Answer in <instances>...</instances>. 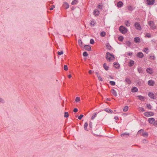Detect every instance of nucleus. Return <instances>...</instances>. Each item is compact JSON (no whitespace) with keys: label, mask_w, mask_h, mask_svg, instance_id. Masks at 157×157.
Returning a JSON list of instances; mask_svg holds the SVG:
<instances>
[{"label":"nucleus","mask_w":157,"mask_h":157,"mask_svg":"<svg viewBox=\"0 0 157 157\" xmlns=\"http://www.w3.org/2000/svg\"><path fill=\"white\" fill-rule=\"evenodd\" d=\"M134 26L136 28L137 30H140L141 29L140 25L139 22H136L134 24Z\"/></svg>","instance_id":"6"},{"label":"nucleus","mask_w":157,"mask_h":157,"mask_svg":"<svg viewBox=\"0 0 157 157\" xmlns=\"http://www.w3.org/2000/svg\"><path fill=\"white\" fill-rule=\"evenodd\" d=\"M138 91L137 88L136 87H132L131 89V91L132 92H136Z\"/></svg>","instance_id":"18"},{"label":"nucleus","mask_w":157,"mask_h":157,"mask_svg":"<svg viewBox=\"0 0 157 157\" xmlns=\"http://www.w3.org/2000/svg\"><path fill=\"white\" fill-rule=\"evenodd\" d=\"M118 117L117 116H115L114 117V118L115 120H117L118 119Z\"/></svg>","instance_id":"62"},{"label":"nucleus","mask_w":157,"mask_h":157,"mask_svg":"<svg viewBox=\"0 0 157 157\" xmlns=\"http://www.w3.org/2000/svg\"><path fill=\"white\" fill-rule=\"evenodd\" d=\"M111 92L112 94L115 96L117 95V93L116 91L114 89H112L111 90Z\"/></svg>","instance_id":"22"},{"label":"nucleus","mask_w":157,"mask_h":157,"mask_svg":"<svg viewBox=\"0 0 157 157\" xmlns=\"http://www.w3.org/2000/svg\"><path fill=\"white\" fill-rule=\"evenodd\" d=\"M138 71V72L139 73H143V69L141 67L138 68L137 69Z\"/></svg>","instance_id":"29"},{"label":"nucleus","mask_w":157,"mask_h":157,"mask_svg":"<svg viewBox=\"0 0 157 157\" xmlns=\"http://www.w3.org/2000/svg\"><path fill=\"white\" fill-rule=\"evenodd\" d=\"M150 58L151 60H153L155 59V57L154 55L153 56H150Z\"/></svg>","instance_id":"52"},{"label":"nucleus","mask_w":157,"mask_h":157,"mask_svg":"<svg viewBox=\"0 0 157 157\" xmlns=\"http://www.w3.org/2000/svg\"><path fill=\"white\" fill-rule=\"evenodd\" d=\"M119 30L121 33L124 34L126 33L128 31L127 29L126 28L122 26H121L119 27Z\"/></svg>","instance_id":"3"},{"label":"nucleus","mask_w":157,"mask_h":157,"mask_svg":"<svg viewBox=\"0 0 157 157\" xmlns=\"http://www.w3.org/2000/svg\"><path fill=\"white\" fill-rule=\"evenodd\" d=\"M126 44L128 47H130L131 45V42L129 41H127L126 42Z\"/></svg>","instance_id":"33"},{"label":"nucleus","mask_w":157,"mask_h":157,"mask_svg":"<svg viewBox=\"0 0 157 157\" xmlns=\"http://www.w3.org/2000/svg\"><path fill=\"white\" fill-rule=\"evenodd\" d=\"M106 47L108 49L110 50L111 49V47L109 43H107L106 44Z\"/></svg>","instance_id":"35"},{"label":"nucleus","mask_w":157,"mask_h":157,"mask_svg":"<svg viewBox=\"0 0 157 157\" xmlns=\"http://www.w3.org/2000/svg\"><path fill=\"white\" fill-rule=\"evenodd\" d=\"M88 55V53L86 52H84L83 53V56H87Z\"/></svg>","instance_id":"45"},{"label":"nucleus","mask_w":157,"mask_h":157,"mask_svg":"<svg viewBox=\"0 0 157 157\" xmlns=\"http://www.w3.org/2000/svg\"><path fill=\"white\" fill-rule=\"evenodd\" d=\"M63 52L62 51H61V52H57L59 56L62 55L63 54Z\"/></svg>","instance_id":"49"},{"label":"nucleus","mask_w":157,"mask_h":157,"mask_svg":"<svg viewBox=\"0 0 157 157\" xmlns=\"http://www.w3.org/2000/svg\"><path fill=\"white\" fill-rule=\"evenodd\" d=\"M95 25V22L94 21H91V22L90 23V25H91V26H94Z\"/></svg>","instance_id":"41"},{"label":"nucleus","mask_w":157,"mask_h":157,"mask_svg":"<svg viewBox=\"0 0 157 157\" xmlns=\"http://www.w3.org/2000/svg\"><path fill=\"white\" fill-rule=\"evenodd\" d=\"M139 111L142 112H143L145 111V110H144V108L143 107H140L139 108Z\"/></svg>","instance_id":"38"},{"label":"nucleus","mask_w":157,"mask_h":157,"mask_svg":"<svg viewBox=\"0 0 157 157\" xmlns=\"http://www.w3.org/2000/svg\"><path fill=\"white\" fill-rule=\"evenodd\" d=\"M80 100V98L79 97H76L75 99V101L76 102H78Z\"/></svg>","instance_id":"40"},{"label":"nucleus","mask_w":157,"mask_h":157,"mask_svg":"<svg viewBox=\"0 0 157 157\" xmlns=\"http://www.w3.org/2000/svg\"><path fill=\"white\" fill-rule=\"evenodd\" d=\"M113 65L114 67L117 69L119 68L120 67L119 64L116 62H115L113 63Z\"/></svg>","instance_id":"15"},{"label":"nucleus","mask_w":157,"mask_h":157,"mask_svg":"<svg viewBox=\"0 0 157 157\" xmlns=\"http://www.w3.org/2000/svg\"><path fill=\"white\" fill-rule=\"evenodd\" d=\"M64 117H69V114L68 112H65L64 113Z\"/></svg>","instance_id":"42"},{"label":"nucleus","mask_w":157,"mask_h":157,"mask_svg":"<svg viewBox=\"0 0 157 157\" xmlns=\"http://www.w3.org/2000/svg\"><path fill=\"white\" fill-rule=\"evenodd\" d=\"M101 36L102 37H104L106 35V33L104 31L101 32L100 34Z\"/></svg>","instance_id":"28"},{"label":"nucleus","mask_w":157,"mask_h":157,"mask_svg":"<svg viewBox=\"0 0 157 157\" xmlns=\"http://www.w3.org/2000/svg\"><path fill=\"white\" fill-rule=\"evenodd\" d=\"M125 24L127 26H130V23L129 21H127Z\"/></svg>","instance_id":"47"},{"label":"nucleus","mask_w":157,"mask_h":157,"mask_svg":"<svg viewBox=\"0 0 157 157\" xmlns=\"http://www.w3.org/2000/svg\"><path fill=\"white\" fill-rule=\"evenodd\" d=\"M148 50V49L147 48H145V49H144V52H146V51H147V50Z\"/></svg>","instance_id":"63"},{"label":"nucleus","mask_w":157,"mask_h":157,"mask_svg":"<svg viewBox=\"0 0 157 157\" xmlns=\"http://www.w3.org/2000/svg\"><path fill=\"white\" fill-rule=\"evenodd\" d=\"M125 81L128 84H129L131 83V81L128 78H126Z\"/></svg>","instance_id":"27"},{"label":"nucleus","mask_w":157,"mask_h":157,"mask_svg":"<svg viewBox=\"0 0 157 157\" xmlns=\"http://www.w3.org/2000/svg\"><path fill=\"white\" fill-rule=\"evenodd\" d=\"M146 36L149 38L151 37V35L149 33H147L146 35Z\"/></svg>","instance_id":"48"},{"label":"nucleus","mask_w":157,"mask_h":157,"mask_svg":"<svg viewBox=\"0 0 157 157\" xmlns=\"http://www.w3.org/2000/svg\"><path fill=\"white\" fill-rule=\"evenodd\" d=\"M128 106H126L124 107V108L123 109V111L124 112H126L127 111H128Z\"/></svg>","instance_id":"36"},{"label":"nucleus","mask_w":157,"mask_h":157,"mask_svg":"<svg viewBox=\"0 0 157 157\" xmlns=\"http://www.w3.org/2000/svg\"><path fill=\"white\" fill-rule=\"evenodd\" d=\"M78 111V109L76 108H75L73 110V111L75 113H76V112H77Z\"/></svg>","instance_id":"57"},{"label":"nucleus","mask_w":157,"mask_h":157,"mask_svg":"<svg viewBox=\"0 0 157 157\" xmlns=\"http://www.w3.org/2000/svg\"><path fill=\"white\" fill-rule=\"evenodd\" d=\"M128 10L130 11H132L133 10V8L132 6H128Z\"/></svg>","instance_id":"31"},{"label":"nucleus","mask_w":157,"mask_h":157,"mask_svg":"<svg viewBox=\"0 0 157 157\" xmlns=\"http://www.w3.org/2000/svg\"><path fill=\"white\" fill-rule=\"evenodd\" d=\"M127 55L129 56H132V52H129L127 53Z\"/></svg>","instance_id":"54"},{"label":"nucleus","mask_w":157,"mask_h":157,"mask_svg":"<svg viewBox=\"0 0 157 157\" xmlns=\"http://www.w3.org/2000/svg\"><path fill=\"white\" fill-rule=\"evenodd\" d=\"M110 84L112 86H114L115 85V82L113 81H110L109 82Z\"/></svg>","instance_id":"37"},{"label":"nucleus","mask_w":157,"mask_h":157,"mask_svg":"<svg viewBox=\"0 0 157 157\" xmlns=\"http://www.w3.org/2000/svg\"><path fill=\"white\" fill-rule=\"evenodd\" d=\"M153 125L157 127V120L155 121L153 123Z\"/></svg>","instance_id":"50"},{"label":"nucleus","mask_w":157,"mask_h":157,"mask_svg":"<svg viewBox=\"0 0 157 157\" xmlns=\"http://www.w3.org/2000/svg\"><path fill=\"white\" fill-rule=\"evenodd\" d=\"M97 77H98V80L99 81H103L102 78L101 76H100L99 75H97Z\"/></svg>","instance_id":"43"},{"label":"nucleus","mask_w":157,"mask_h":157,"mask_svg":"<svg viewBox=\"0 0 157 157\" xmlns=\"http://www.w3.org/2000/svg\"><path fill=\"white\" fill-rule=\"evenodd\" d=\"M78 1L77 0H74L71 2L72 5H75L77 3Z\"/></svg>","instance_id":"30"},{"label":"nucleus","mask_w":157,"mask_h":157,"mask_svg":"<svg viewBox=\"0 0 157 157\" xmlns=\"http://www.w3.org/2000/svg\"><path fill=\"white\" fill-rule=\"evenodd\" d=\"M148 96L152 99H155L156 98V97L155 94L152 92H149L148 94Z\"/></svg>","instance_id":"7"},{"label":"nucleus","mask_w":157,"mask_h":157,"mask_svg":"<svg viewBox=\"0 0 157 157\" xmlns=\"http://www.w3.org/2000/svg\"><path fill=\"white\" fill-rule=\"evenodd\" d=\"M68 78H70L72 76H71V75H68Z\"/></svg>","instance_id":"64"},{"label":"nucleus","mask_w":157,"mask_h":157,"mask_svg":"<svg viewBox=\"0 0 157 157\" xmlns=\"http://www.w3.org/2000/svg\"><path fill=\"white\" fill-rule=\"evenodd\" d=\"M83 117V115L82 114H81L78 117V118L79 120H81L82 117Z\"/></svg>","instance_id":"51"},{"label":"nucleus","mask_w":157,"mask_h":157,"mask_svg":"<svg viewBox=\"0 0 157 157\" xmlns=\"http://www.w3.org/2000/svg\"><path fill=\"white\" fill-rule=\"evenodd\" d=\"M90 43L91 44H94V40L92 39H91L90 40Z\"/></svg>","instance_id":"44"},{"label":"nucleus","mask_w":157,"mask_h":157,"mask_svg":"<svg viewBox=\"0 0 157 157\" xmlns=\"http://www.w3.org/2000/svg\"><path fill=\"white\" fill-rule=\"evenodd\" d=\"M106 58L109 61H111L114 59V56L109 52H107L106 54Z\"/></svg>","instance_id":"1"},{"label":"nucleus","mask_w":157,"mask_h":157,"mask_svg":"<svg viewBox=\"0 0 157 157\" xmlns=\"http://www.w3.org/2000/svg\"><path fill=\"white\" fill-rule=\"evenodd\" d=\"M103 67L107 71L109 70V67L108 66H107L106 64L105 63H104L103 65Z\"/></svg>","instance_id":"23"},{"label":"nucleus","mask_w":157,"mask_h":157,"mask_svg":"<svg viewBox=\"0 0 157 157\" xmlns=\"http://www.w3.org/2000/svg\"><path fill=\"white\" fill-rule=\"evenodd\" d=\"M0 102L2 103H3L4 102V100L2 99V98L0 97Z\"/></svg>","instance_id":"56"},{"label":"nucleus","mask_w":157,"mask_h":157,"mask_svg":"<svg viewBox=\"0 0 157 157\" xmlns=\"http://www.w3.org/2000/svg\"><path fill=\"white\" fill-rule=\"evenodd\" d=\"M104 110L106 112H107L109 113H112L113 112L111 109L108 108H106Z\"/></svg>","instance_id":"26"},{"label":"nucleus","mask_w":157,"mask_h":157,"mask_svg":"<svg viewBox=\"0 0 157 157\" xmlns=\"http://www.w3.org/2000/svg\"><path fill=\"white\" fill-rule=\"evenodd\" d=\"M96 116H97L96 113H93V115L91 118V119L92 120H93L95 118V117H96Z\"/></svg>","instance_id":"34"},{"label":"nucleus","mask_w":157,"mask_h":157,"mask_svg":"<svg viewBox=\"0 0 157 157\" xmlns=\"http://www.w3.org/2000/svg\"><path fill=\"white\" fill-rule=\"evenodd\" d=\"M146 71L150 74H152L153 73L152 69L151 68H148L146 69Z\"/></svg>","instance_id":"17"},{"label":"nucleus","mask_w":157,"mask_h":157,"mask_svg":"<svg viewBox=\"0 0 157 157\" xmlns=\"http://www.w3.org/2000/svg\"><path fill=\"white\" fill-rule=\"evenodd\" d=\"M0 102L2 103H3L4 102V100L2 99V98L0 97Z\"/></svg>","instance_id":"55"},{"label":"nucleus","mask_w":157,"mask_h":157,"mask_svg":"<svg viewBox=\"0 0 157 157\" xmlns=\"http://www.w3.org/2000/svg\"><path fill=\"white\" fill-rule=\"evenodd\" d=\"M118 39L121 41H122L124 39V38L122 36H120L118 38Z\"/></svg>","instance_id":"39"},{"label":"nucleus","mask_w":157,"mask_h":157,"mask_svg":"<svg viewBox=\"0 0 157 157\" xmlns=\"http://www.w3.org/2000/svg\"><path fill=\"white\" fill-rule=\"evenodd\" d=\"M136 56L139 58H142L144 57V55L142 52H140L137 54Z\"/></svg>","instance_id":"10"},{"label":"nucleus","mask_w":157,"mask_h":157,"mask_svg":"<svg viewBox=\"0 0 157 157\" xmlns=\"http://www.w3.org/2000/svg\"><path fill=\"white\" fill-rule=\"evenodd\" d=\"M98 8L99 9H102V7L100 5H99L98 6Z\"/></svg>","instance_id":"60"},{"label":"nucleus","mask_w":157,"mask_h":157,"mask_svg":"<svg viewBox=\"0 0 157 157\" xmlns=\"http://www.w3.org/2000/svg\"><path fill=\"white\" fill-rule=\"evenodd\" d=\"M129 135H130V134L129 133L126 132H125V133L122 134L121 135V137H128L129 136Z\"/></svg>","instance_id":"16"},{"label":"nucleus","mask_w":157,"mask_h":157,"mask_svg":"<svg viewBox=\"0 0 157 157\" xmlns=\"http://www.w3.org/2000/svg\"><path fill=\"white\" fill-rule=\"evenodd\" d=\"M63 7L66 9H67L69 8V5L68 3L65 2H63Z\"/></svg>","instance_id":"11"},{"label":"nucleus","mask_w":157,"mask_h":157,"mask_svg":"<svg viewBox=\"0 0 157 157\" xmlns=\"http://www.w3.org/2000/svg\"><path fill=\"white\" fill-rule=\"evenodd\" d=\"M92 72H93V71L91 70H90L89 71V74H91L92 73Z\"/></svg>","instance_id":"61"},{"label":"nucleus","mask_w":157,"mask_h":157,"mask_svg":"<svg viewBox=\"0 0 157 157\" xmlns=\"http://www.w3.org/2000/svg\"><path fill=\"white\" fill-rule=\"evenodd\" d=\"M148 24L152 29H154L156 28V26H155V24L153 21H149L148 22Z\"/></svg>","instance_id":"5"},{"label":"nucleus","mask_w":157,"mask_h":157,"mask_svg":"<svg viewBox=\"0 0 157 157\" xmlns=\"http://www.w3.org/2000/svg\"><path fill=\"white\" fill-rule=\"evenodd\" d=\"M139 99L141 101H144V97L141 95H139L137 96Z\"/></svg>","instance_id":"25"},{"label":"nucleus","mask_w":157,"mask_h":157,"mask_svg":"<svg viewBox=\"0 0 157 157\" xmlns=\"http://www.w3.org/2000/svg\"><path fill=\"white\" fill-rule=\"evenodd\" d=\"M155 119L153 118H150L148 119V121L151 124H153Z\"/></svg>","instance_id":"13"},{"label":"nucleus","mask_w":157,"mask_h":157,"mask_svg":"<svg viewBox=\"0 0 157 157\" xmlns=\"http://www.w3.org/2000/svg\"><path fill=\"white\" fill-rule=\"evenodd\" d=\"M134 41L136 43H139L140 42V39L138 37H135L134 38Z\"/></svg>","instance_id":"19"},{"label":"nucleus","mask_w":157,"mask_h":157,"mask_svg":"<svg viewBox=\"0 0 157 157\" xmlns=\"http://www.w3.org/2000/svg\"><path fill=\"white\" fill-rule=\"evenodd\" d=\"M92 123L91 122H90L89 123V127L90 128H92Z\"/></svg>","instance_id":"58"},{"label":"nucleus","mask_w":157,"mask_h":157,"mask_svg":"<svg viewBox=\"0 0 157 157\" xmlns=\"http://www.w3.org/2000/svg\"><path fill=\"white\" fill-rule=\"evenodd\" d=\"M64 69L65 71H67L68 70L67 66V65H65L64 66Z\"/></svg>","instance_id":"53"},{"label":"nucleus","mask_w":157,"mask_h":157,"mask_svg":"<svg viewBox=\"0 0 157 157\" xmlns=\"http://www.w3.org/2000/svg\"><path fill=\"white\" fill-rule=\"evenodd\" d=\"M93 13L95 15H98L99 13V12L98 10L96 9L94 11Z\"/></svg>","instance_id":"21"},{"label":"nucleus","mask_w":157,"mask_h":157,"mask_svg":"<svg viewBox=\"0 0 157 157\" xmlns=\"http://www.w3.org/2000/svg\"><path fill=\"white\" fill-rule=\"evenodd\" d=\"M134 64V62L133 60H130V61L129 62V66L130 67H132L133 64Z\"/></svg>","instance_id":"20"},{"label":"nucleus","mask_w":157,"mask_h":157,"mask_svg":"<svg viewBox=\"0 0 157 157\" xmlns=\"http://www.w3.org/2000/svg\"><path fill=\"white\" fill-rule=\"evenodd\" d=\"M123 5V3L121 1L118 2L117 4V6L119 8L122 7Z\"/></svg>","instance_id":"14"},{"label":"nucleus","mask_w":157,"mask_h":157,"mask_svg":"<svg viewBox=\"0 0 157 157\" xmlns=\"http://www.w3.org/2000/svg\"><path fill=\"white\" fill-rule=\"evenodd\" d=\"M141 132H143V133L141 134V136H143L144 137H148V134L147 132H144V129H141L139 130L138 131L137 134H141Z\"/></svg>","instance_id":"2"},{"label":"nucleus","mask_w":157,"mask_h":157,"mask_svg":"<svg viewBox=\"0 0 157 157\" xmlns=\"http://www.w3.org/2000/svg\"><path fill=\"white\" fill-rule=\"evenodd\" d=\"M146 1L148 5H153L154 4L155 0H147Z\"/></svg>","instance_id":"8"},{"label":"nucleus","mask_w":157,"mask_h":157,"mask_svg":"<svg viewBox=\"0 0 157 157\" xmlns=\"http://www.w3.org/2000/svg\"><path fill=\"white\" fill-rule=\"evenodd\" d=\"M88 126V124L87 122H86L85 123L84 125V129L86 130V131H88V130L87 129V127Z\"/></svg>","instance_id":"24"},{"label":"nucleus","mask_w":157,"mask_h":157,"mask_svg":"<svg viewBox=\"0 0 157 157\" xmlns=\"http://www.w3.org/2000/svg\"><path fill=\"white\" fill-rule=\"evenodd\" d=\"M146 106L148 108V109H151V106L150 104H147Z\"/></svg>","instance_id":"46"},{"label":"nucleus","mask_w":157,"mask_h":157,"mask_svg":"<svg viewBox=\"0 0 157 157\" xmlns=\"http://www.w3.org/2000/svg\"><path fill=\"white\" fill-rule=\"evenodd\" d=\"M55 8V6L54 5H53L52 6V7H51L50 10H52L53 9V8Z\"/></svg>","instance_id":"59"},{"label":"nucleus","mask_w":157,"mask_h":157,"mask_svg":"<svg viewBox=\"0 0 157 157\" xmlns=\"http://www.w3.org/2000/svg\"><path fill=\"white\" fill-rule=\"evenodd\" d=\"M84 48L86 50L88 51H91V46L89 45H85L84 46Z\"/></svg>","instance_id":"9"},{"label":"nucleus","mask_w":157,"mask_h":157,"mask_svg":"<svg viewBox=\"0 0 157 157\" xmlns=\"http://www.w3.org/2000/svg\"><path fill=\"white\" fill-rule=\"evenodd\" d=\"M154 114V113L151 112H146L144 113V115L147 117L153 116Z\"/></svg>","instance_id":"4"},{"label":"nucleus","mask_w":157,"mask_h":157,"mask_svg":"<svg viewBox=\"0 0 157 157\" xmlns=\"http://www.w3.org/2000/svg\"><path fill=\"white\" fill-rule=\"evenodd\" d=\"M147 83L150 86H153L155 84V82L153 80H150L148 81Z\"/></svg>","instance_id":"12"},{"label":"nucleus","mask_w":157,"mask_h":157,"mask_svg":"<svg viewBox=\"0 0 157 157\" xmlns=\"http://www.w3.org/2000/svg\"><path fill=\"white\" fill-rule=\"evenodd\" d=\"M78 44H79V45L80 46H82V40H78Z\"/></svg>","instance_id":"32"}]
</instances>
